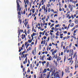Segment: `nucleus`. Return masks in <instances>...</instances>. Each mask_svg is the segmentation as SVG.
<instances>
[{"instance_id":"nucleus-1","label":"nucleus","mask_w":78,"mask_h":78,"mask_svg":"<svg viewBox=\"0 0 78 78\" xmlns=\"http://www.w3.org/2000/svg\"><path fill=\"white\" fill-rule=\"evenodd\" d=\"M17 6L16 8L17 10V11H19L18 12V14L19 16H21V13L20 12V11H21V7H20V4L19 3L17 2Z\"/></svg>"},{"instance_id":"nucleus-2","label":"nucleus","mask_w":78,"mask_h":78,"mask_svg":"<svg viewBox=\"0 0 78 78\" xmlns=\"http://www.w3.org/2000/svg\"><path fill=\"white\" fill-rule=\"evenodd\" d=\"M61 57H59L58 58H57V61H56L55 62V64L56 66H57L58 65V63H57V62H59V61H60V60H61Z\"/></svg>"},{"instance_id":"nucleus-3","label":"nucleus","mask_w":78,"mask_h":78,"mask_svg":"<svg viewBox=\"0 0 78 78\" xmlns=\"http://www.w3.org/2000/svg\"><path fill=\"white\" fill-rule=\"evenodd\" d=\"M27 55H28V54H26L25 55L24 58H26L25 59V61H23V64H25L26 63V62H27Z\"/></svg>"},{"instance_id":"nucleus-4","label":"nucleus","mask_w":78,"mask_h":78,"mask_svg":"<svg viewBox=\"0 0 78 78\" xmlns=\"http://www.w3.org/2000/svg\"><path fill=\"white\" fill-rule=\"evenodd\" d=\"M73 5H71L69 4L68 5V8L69 9H70V10L71 12L73 11Z\"/></svg>"},{"instance_id":"nucleus-5","label":"nucleus","mask_w":78,"mask_h":78,"mask_svg":"<svg viewBox=\"0 0 78 78\" xmlns=\"http://www.w3.org/2000/svg\"><path fill=\"white\" fill-rule=\"evenodd\" d=\"M56 53V50L54 51V52H53L52 53V54L53 55H52V58H55V56H56V55H55V54Z\"/></svg>"},{"instance_id":"nucleus-6","label":"nucleus","mask_w":78,"mask_h":78,"mask_svg":"<svg viewBox=\"0 0 78 78\" xmlns=\"http://www.w3.org/2000/svg\"><path fill=\"white\" fill-rule=\"evenodd\" d=\"M18 19L19 18V20H18V22L19 23H20V24H21L22 23V20H20V18H21V17L20 16H19V15L18 16Z\"/></svg>"},{"instance_id":"nucleus-7","label":"nucleus","mask_w":78,"mask_h":78,"mask_svg":"<svg viewBox=\"0 0 78 78\" xmlns=\"http://www.w3.org/2000/svg\"><path fill=\"white\" fill-rule=\"evenodd\" d=\"M45 5H44V12H45V10H46V12H47L48 11V8H47V7H46V9H45Z\"/></svg>"},{"instance_id":"nucleus-8","label":"nucleus","mask_w":78,"mask_h":78,"mask_svg":"<svg viewBox=\"0 0 78 78\" xmlns=\"http://www.w3.org/2000/svg\"><path fill=\"white\" fill-rule=\"evenodd\" d=\"M65 72L66 73H68H68H70V71H69V68H67V69H65Z\"/></svg>"},{"instance_id":"nucleus-9","label":"nucleus","mask_w":78,"mask_h":78,"mask_svg":"<svg viewBox=\"0 0 78 78\" xmlns=\"http://www.w3.org/2000/svg\"><path fill=\"white\" fill-rule=\"evenodd\" d=\"M45 42H46V41L45 40H44V41H42L41 43V44H44V45H45Z\"/></svg>"},{"instance_id":"nucleus-10","label":"nucleus","mask_w":78,"mask_h":78,"mask_svg":"<svg viewBox=\"0 0 78 78\" xmlns=\"http://www.w3.org/2000/svg\"><path fill=\"white\" fill-rule=\"evenodd\" d=\"M50 67H51V68L50 69V71L49 73H50V72H53V66H50Z\"/></svg>"},{"instance_id":"nucleus-11","label":"nucleus","mask_w":78,"mask_h":78,"mask_svg":"<svg viewBox=\"0 0 78 78\" xmlns=\"http://www.w3.org/2000/svg\"><path fill=\"white\" fill-rule=\"evenodd\" d=\"M20 33H21V30H20V29H19L18 30V33H19L18 36H20Z\"/></svg>"},{"instance_id":"nucleus-12","label":"nucleus","mask_w":78,"mask_h":78,"mask_svg":"<svg viewBox=\"0 0 78 78\" xmlns=\"http://www.w3.org/2000/svg\"><path fill=\"white\" fill-rule=\"evenodd\" d=\"M48 66H49V62H48L46 63V67H48Z\"/></svg>"},{"instance_id":"nucleus-13","label":"nucleus","mask_w":78,"mask_h":78,"mask_svg":"<svg viewBox=\"0 0 78 78\" xmlns=\"http://www.w3.org/2000/svg\"><path fill=\"white\" fill-rule=\"evenodd\" d=\"M32 64H30V68L31 69H32V70H33V66H32Z\"/></svg>"},{"instance_id":"nucleus-14","label":"nucleus","mask_w":78,"mask_h":78,"mask_svg":"<svg viewBox=\"0 0 78 78\" xmlns=\"http://www.w3.org/2000/svg\"><path fill=\"white\" fill-rule=\"evenodd\" d=\"M73 26H74V23H72L70 25V27H73Z\"/></svg>"},{"instance_id":"nucleus-15","label":"nucleus","mask_w":78,"mask_h":78,"mask_svg":"<svg viewBox=\"0 0 78 78\" xmlns=\"http://www.w3.org/2000/svg\"><path fill=\"white\" fill-rule=\"evenodd\" d=\"M31 30H30V29H29L27 31V34H29V33H30V31H31Z\"/></svg>"},{"instance_id":"nucleus-16","label":"nucleus","mask_w":78,"mask_h":78,"mask_svg":"<svg viewBox=\"0 0 78 78\" xmlns=\"http://www.w3.org/2000/svg\"><path fill=\"white\" fill-rule=\"evenodd\" d=\"M56 78H60L59 74H57L56 75Z\"/></svg>"},{"instance_id":"nucleus-17","label":"nucleus","mask_w":78,"mask_h":78,"mask_svg":"<svg viewBox=\"0 0 78 78\" xmlns=\"http://www.w3.org/2000/svg\"><path fill=\"white\" fill-rule=\"evenodd\" d=\"M34 53H36V48H35L34 49Z\"/></svg>"},{"instance_id":"nucleus-18","label":"nucleus","mask_w":78,"mask_h":78,"mask_svg":"<svg viewBox=\"0 0 78 78\" xmlns=\"http://www.w3.org/2000/svg\"><path fill=\"white\" fill-rule=\"evenodd\" d=\"M47 72V69H44V70L43 71V73H46Z\"/></svg>"},{"instance_id":"nucleus-19","label":"nucleus","mask_w":78,"mask_h":78,"mask_svg":"<svg viewBox=\"0 0 78 78\" xmlns=\"http://www.w3.org/2000/svg\"><path fill=\"white\" fill-rule=\"evenodd\" d=\"M28 42L29 43H31V42H32V40H31V39L30 40L29 39L28 40Z\"/></svg>"},{"instance_id":"nucleus-20","label":"nucleus","mask_w":78,"mask_h":78,"mask_svg":"<svg viewBox=\"0 0 78 78\" xmlns=\"http://www.w3.org/2000/svg\"><path fill=\"white\" fill-rule=\"evenodd\" d=\"M41 3H42V5H44V0H42L41 1Z\"/></svg>"},{"instance_id":"nucleus-21","label":"nucleus","mask_w":78,"mask_h":78,"mask_svg":"<svg viewBox=\"0 0 78 78\" xmlns=\"http://www.w3.org/2000/svg\"><path fill=\"white\" fill-rule=\"evenodd\" d=\"M54 16V14H51V18L52 19H53V16Z\"/></svg>"},{"instance_id":"nucleus-22","label":"nucleus","mask_w":78,"mask_h":78,"mask_svg":"<svg viewBox=\"0 0 78 78\" xmlns=\"http://www.w3.org/2000/svg\"><path fill=\"white\" fill-rule=\"evenodd\" d=\"M50 73H48V75L47 76V78H49V77H50Z\"/></svg>"},{"instance_id":"nucleus-23","label":"nucleus","mask_w":78,"mask_h":78,"mask_svg":"<svg viewBox=\"0 0 78 78\" xmlns=\"http://www.w3.org/2000/svg\"><path fill=\"white\" fill-rule=\"evenodd\" d=\"M76 53H75L73 56V58H75V56H76Z\"/></svg>"},{"instance_id":"nucleus-24","label":"nucleus","mask_w":78,"mask_h":78,"mask_svg":"<svg viewBox=\"0 0 78 78\" xmlns=\"http://www.w3.org/2000/svg\"><path fill=\"white\" fill-rule=\"evenodd\" d=\"M66 56L65 55L64 56V62L66 61Z\"/></svg>"},{"instance_id":"nucleus-25","label":"nucleus","mask_w":78,"mask_h":78,"mask_svg":"<svg viewBox=\"0 0 78 78\" xmlns=\"http://www.w3.org/2000/svg\"><path fill=\"white\" fill-rule=\"evenodd\" d=\"M47 60H48L49 61H51V58L50 57H48V58H47Z\"/></svg>"},{"instance_id":"nucleus-26","label":"nucleus","mask_w":78,"mask_h":78,"mask_svg":"<svg viewBox=\"0 0 78 78\" xmlns=\"http://www.w3.org/2000/svg\"><path fill=\"white\" fill-rule=\"evenodd\" d=\"M27 73H30V70L29 68H28V70L27 71Z\"/></svg>"},{"instance_id":"nucleus-27","label":"nucleus","mask_w":78,"mask_h":78,"mask_svg":"<svg viewBox=\"0 0 78 78\" xmlns=\"http://www.w3.org/2000/svg\"><path fill=\"white\" fill-rule=\"evenodd\" d=\"M53 72H52V74H51V76H53V75H54V73H55V70H53Z\"/></svg>"},{"instance_id":"nucleus-28","label":"nucleus","mask_w":78,"mask_h":78,"mask_svg":"<svg viewBox=\"0 0 78 78\" xmlns=\"http://www.w3.org/2000/svg\"><path fill=\"white\" fill-rule=\"evenodd\" d=\"M69 38H70V36L67 35V37H66V39H69Z\"/></svg>"},{"instance_id":"nucleus-29","label":"nucleus","mask_w":78,"mask_h":78,"mask_svg":"<svg viewBox=\"0 0 78 78\" xmlns=\"http://www.w3.org/2000/svg\"><path fill=\"white\" fill-rule=\"evenodd\" d=\"M54 24L52 23L51 24V25L50 26V28H51V27H53V26L54 25Z\"/></svg>"},{"instance_id":"nucleus-30","label":"nucleus","mask_w":78,"mask_h":78,"mask_svg":"<svg viewBox=\"0 0 78 78\" xmlns=\"http://www.w3.org/2000/svg\"><path fill=\"white\" fill-rule=\"evenodd\" d=\"M50 21H51V22H52V23H55V21H53L52 20H50Z\"/></svg>"},{"instance_id":"nucleus-31","label":"nucleus","mask_w":78,"mask_h":78,"mask_svg":"<svg viewBox=\"0 0 78 78\" xmlns=\"http://www.w3.org/2000/svg\"><path fill=\"white\" fill-rule=\"evenodd\" d=\"M76 31H78V29L75 30L74 31V33H76Z\"/></svg>"},{"instance_id":"nucleus-32","label":"nucleus","mask_w":78,"mask_h":78,"mask_svg":"<svg viewBox=\"0 0 78 78\" xmlns=\"http://www.w3.org/2000/svg\"><path fill=\"white\" fill-rule=\"evenodd\" d=\"M62 77L63 76V75H64V72L63 71H62Z\"/></svg>"},{"instance_id":"nucleus-33","label":"nucleus","mask_w":78,"mask_h":78,"mask_svg":"<svg viewBox=\"0 0 78 78\" xmlns=\"http://www.w3.org/2000/svg\"><path fill=\"white\" fill-rule=\"evenodd\" d=\"M26 3L27 5H28V3H29V1H28V0H26Z\"/></svg>"},{"instance_id":"nucleus-34","label":"nucleus","mask_w":78,"mask_h":78,"mask_svg":"<svg viewBox=\"0 0 78 78\" xmlns=\"http://www.w3.org/2000/svg\"><path fill=\"white\" fill-rule=\"evenodd\" d=\"M67 49H65L64 50V53H66V51H67Z\"/></svg>"},{"instance_id":"nucleus-35","label":"nucleus","mask_w":78,"mask_h":78,"mask_svg":"<svg viewBox=\"0 0 78 78\" xmlns=\"http://www.w3.org/2000/svg\"><path fill=\"white\" fill-rule=\"evenodd\" d=\"M71 23H70L69 25H68V27H67V30H68V29H69V27H70V25Z\"/></svg>"},{"instance_id":"nucleus-36","label":"nucleus","mask_w":78,"mask_h":78,"mask_svg":"<svg viewBox=\"0 0 78 78\" xmlns=\"http://www.w3.org/2000/svg\"><path fill=\"white\" fill-rule=\"evenodd\" d=\"M72 43H70V44L69 45V47L70 48L71 47V46H72Z\"/></svg>"},{"instance_id":"nucleus-37","label":"nucleus","mask_w":78,"mask_h":78,"mask_svg":"<svg viewBox=\"0 0 78 78\" xmlns=\"http://www.w3.org/2000/svg\"><path fill=\"white\" fill-rule=\"evenodd\" d=\"M50 11H51L50 8H48V12H50Z\"/></svg>"},{"instance_id":"nucleus-38","label":"nucleus","mask_w":78,"mask_h":78,"mask_svg":"<svg viewBox=\"0 0 78 78\" xmlns=\"http://www.w3.org/2000/svg\"><path fill=\"white\" fill-rule=\"evenodd\" d=\"M59 24H58L57 25H56L55 26V27H59Z\"/></svg>"},{"instance_id":"nucleus-39","label":"nucleus","mask_w":78,"mask_h":78,"mask_svg":"<svg viewBox=\"0 0 78 78\" xmlns=\"http://www.w3.org/2000/svg\"><path fill=\"white\" fill-rule=\"evenodd\" d=\"M45 36H48V34H47V32H46L45 34Z\"/></svg>"},{"instance_id":"nucleus-40","label":"nucleus","mask_w":78,"mask_h":78,"mask_svg":"<svg viewBox=\"0 0 78 78\" xmlns=\"http://www.w3.org/2000/svg\"><path fill=\"white\" fill-rule=\"evenodd\" d=\"M50 6H51V5H50V4H49L48 6V8H49V7H50Z\"/></svg>"},{"instance_id":"nucleus-41","label":"nucleus","mask_w":78,"mask_h":78,"mask_svg":"<svg viewBox=\"0 0 78 78\" xmlns=\"http://www.w3.org/2000/svg\"><path fill=\"white\" fill-rule=\"evenodd\" d=\"M64 34H67V31H64Z\"/></svg>"},{"instance_id":"nucleus-42","label":"nucleus","mask_w":78,"mask_h":78,"mask_svg":"<svg viewBox=\"0 0 78 78\" xmlns=\"http://www.w3.org/2000/svg\"><path fill=\"white\" fill-rule=\"evenodd\" d=\"M35 34H36V33H33V35L34 36H35Z\"/></svg>"},{"instance_id":"nucleus-43","label":"nucleus","mask_w":78,"mask_h":78,"mask_svg":"<svg viewBox=\"0 0 78 78\" xmlns=\"http://www.w3.org/2000/svg\"><path fill=\"white\" fill-rule=\"evenodd\" d=\"M28 41H27V42H25V45H27V44H28Z\"/></svg>"},{"instance_id":"nucleus-44","label":"nucleus","mask_w":78,"mask_h":78,"mask_svg":"<svg viewBox=\"0 0 78 78\" xmlns=\"http://www.w3.org/2000/svg\"><path fill=\"white\" fill-rule=\"evenodd\" d=\"M63 40H65V39H66V37H63Z\"/></svg>"},{"instance_id":"nucleus-45","label":"nucleus","mask_w":78,"mask_h":78,"mask_svg":"<svg viewBox=\"0 0 78 78\" xmlns=\"http://www.w3.org/2000/svg\"><path fill=\"white\" fill-rule=\"evenodd\" d=\"M50 33H53L54 31L53 30H50Z\"/></svg>"},{"instance_id":"nucleus-46","label":"nucleus","mask_w":78,"mask_h":78,"mask_svg":"<svg viewBox=\"0 0 78 78\" xmlns=\"http://www.w3.org/2000/svg\"><path fill=\"white\" fill-rule=\"evenodd\" d=\"M75 22L76 24H77L78 23V21L76 20L75 21Z\"/></svg>"},{"instance_id":"nucleus-47","label":"nucleus","mask_w":78,"mask_h":78,"mask_svg":"<svg viewBox=\"0 0 78 78\" xmlns=\"http://www.w3.org/2000/svg\"><path fill=\"white\" fill-rule=\"evenodd\" d=\"M70 16V14H68V15H67V16H66V17H67V18H68L69 17V16Z\"/></svg>"},{"instance_id":"nucleus-48","label":"nucleus","mask_w":78,"mask_h":78,"mask_svg":"<svg viewBox=\"0 0 78 78\" xmlns=\"http://www.w3.org/2000/svg\"><path fill=\"white\" fill-rule=\"evenodd\" d=\"M49 46H50V47H51V46H52V45L50 43L49 44Z\"/></svg>"},{"instance_id":"nucleus-49","label":"nucleus","mask_w":78,"mask_h":78,"mask_svg":"<svg viewBox=\"0 0 78 78\" xmlns=\"http://www.w3.org/2000/svg\"><path fill=\"white\" fill-rule=\"evenodd\" d=\"M71 17L73 18V19H74V17H73V15H71Z\"/></svg>"},{"instance_id":"nucleus-50","label":"nucleus","mask_w":78,"mask_h":78,"mask_svg":"<svg viewBox=\"0 0 78 78\" xmlns=\"http://www.w3.org/2000/svg\"><path fill=\"white\" fill-rule=\"evenodd\" d=\"M61 55L62 56L63 55V52H62L61 53Z\"/></svg>"},{"instance_id":"nucleus-51","label":"nucleus","mask_w":78,"mask_h":78,"mask_svg":"<svg viewBox=\"0 0 78 78\" xmlns=\"http://www.w3.org/2000/svg\"><path fill=\"white\" fill-rule=\"evenodd\" d=\"M62 46H63V44L62 43H61V47H62Z\"/></svg>"},{"instance_id":"nucleus-52","label":"nucleus","mask_w":78,"mask_h":78,"mask_svg":"<svg viewBox=\"0 0 78 78\" xmlns=\"http://www.w3.org/2000/svg\"><path fill=\"white\" fill-rule=\"evenodd\" d=\"M25 68H23V72H25Z\"/></svg>"},{"instance_id":"nucleus-53","label":"nucleus","mask_w":78,"mask_h":78,"mask_svg":"<svg viewBox=\"0 0 78 78\" xmlns=\"http://www.w3.org/2000/svg\"><path fill=\"white\" fill-rule=\"evenodd\" d=\"M51 30H55V28L54 27H52L51 28Z\"/></svg>"},{"instance_id":"nucleus-54","label":"nucleus","mask_w":78,"mask_h":78,"mask_svg":"<svg viewBox=\"0 0 78 78\" xmlns=\"http://www.w3.org/2000/svg\"><path fill=\"white\" fill-rule=\"evenodd\" d=\"M39 12H41L42 11V8H40L39 10Z\"/></svg>"},{"instance_id":"nucleus-55","label":"nucleus","mask_w":78,"mask_h":78,"mask_svg":"<svg viewBox=\"0 0 78 78\" xmlns=\"http://www.w3.org/2000/svg\"><path fill=\"white\" fill-rule=\"evenodd\" d=\"M47 70H48V71H50V69H49V68L47 69Z\"/></svg>"},{"instance_id":"nucleus-56","label":"nucleus","mask_w":78,"mask_h":78,"mask_svg":"<svg viewBox=\"0 0 78 78\" xmlns=\"http://www.w3.org/2000/svg\"><path fill=\"white\" fill-rule=\"evenodd\" d=\"M45 55H43L42 56V57L43 58H45Z\"/></svg>"},{"instance_id":"nucleus-57","label":"nucleus","mask_w":78,"mask_h":78,"mask_svg":"<svg viewBox=\"0 0 78 78\" xmlns=\"http://www.w3.org/2000/svg\"><path fill=\"white\" fill-rule=\"evenodd\" d=\"M55 34L56 35V36H59V34L58 33H56Z\"/></svg>"},{"instance_id":"nucleus-58","label":"nucleus","mask_w":78,"mask_h":78,"mask_svg":"<svg viewBox=\"0 0 78 78\" xmlns=\"http://www.w3.org/2000/svg\"><path fill=\"white\" fill-rule=\"evenodd\" d=\"M39 63H37L36 65L37 67H38V66H39Z\"/></svg>"},{"instance_id":"nucleus-59","label":"nucleus","mask_w":78,"mask_h":78,"mask_svg":"<svg viewBox=\"0 0 78 78\" xmlns=\"http://www.w3.org/2000/svg\"><path fill=\"white\" fill-rule=\"evenodd\" d=\"M31 50V47H29V50Z\"/></svg>"},{"instance_id":"nucleus-60","label":"nucleus","mask_w":78,"mask_h":78,"mask_svg":"<svg viewBox=\"0 0 78 78\" xmlns=\"http://www.w3.org/2000/svg\"><path fill=\"white\" fill-rule=\"evenodd\" d=\"M78 11H76L75 12V13H76V14H78Z\"/></svg>"},{"instance_id":"nucleus-61","label":"nucleus","mask_w":78,"mask_h":78,"mask_svg":"<svg viewBox=\"0 0 78 78\" xmlns=\"http://www.w3.org/2000/svg\"><path fill=\"white\" fill-rule=\"evenodd\" d=\"M34 78H36V74H35L34 76Z\"/></svg>"},{"instance_id":"nucleus-62","label":"nucleus","mask_w":78,"mask_h":78,"mask_svg":"<svg viewBox=\"0 0 78 78\" xmlns=\"http://www.w3.org/2000/svg\"><path fill=\"white\" fill-rule=\"evenodd\" d=\"M51 40H53V36H51Z\"/></svg>"},{"instance_id":"nucleus-63","label":"nucleus","mask_w":78,"mask_h":78,"mask_svg":"<svg viewBox=\"0 0 78 78\" xmlns=\"http://www.w3.org/2000/svg\"><path fill=\"white\" fill-rule=\"evenodd\" d=\"M65 8H67V5L66 4L65 5Z\"/></svg>"},{"instance_id":"nucleus-64","label":"nucleus","mask_w":78,"mask_h":78,"mask_svg":"<svg viewBox=\"0 0 78 78\" xmlns=\"http://www.w3.org/2000/svg\"><path fill=\"white\" fill-rule=\"evenodd\" d=\"M43 37H44V39H47V37H46V36H44Z\"/></svg>"}]
</instances>
